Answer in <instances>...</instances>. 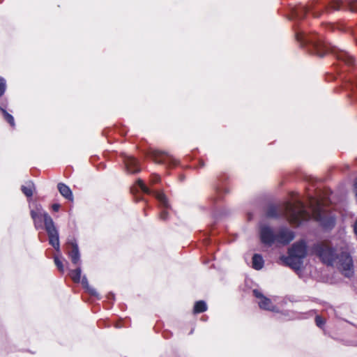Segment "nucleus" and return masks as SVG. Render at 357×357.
Masks as SVG:
<instances>
[{
    "label": "nucleus",
    "mask_w": 357,
    "mask_h": 357,
    "mask_svg": "<svg viewBox=\"0 0 357 357\" xmlns=\"http://www.w3.org/2000/svg\"><path fill=\"white\" fill-rule=\"evenodd\" d=\"M312 252L325 264L337 267L342 274L349 278L354 273L353 260L349 253L338 252L329 243L319 242L315 243Z\"/></svg>",
    "instance_id": "obj_1"
},
{
    "label": "nucleus",
    "mask_w": 357,
    "mask_h": 357,
    "mask_svg": "<svg viewBox=\"0 0 357 357\" xmlns=\"http://www.w3.org/2000/svg\"><path fill=\"white\" fill-rule=\"evenodd\" d=\"M294 237V233L284 227L277 231L268 226H263L260 229L261 241L268 246L273 244L287 245L293 241Z\"/></svg>",
    "instance_id": "obj_2"
},
{
    "label": "nucleus",
    "mask_w": 357,
    "mask_h": 357,
    "mask_svg": "<svg viewBox=\"0 0 357 357\" xmlns=\"http://www.w3.org/2000/svg\"><path fill=\"white\" fill-rule=\"evenodd\" d=\"M280 212L291 224L295 225H299L311 217L305 210L303 203L299 200H296L294 203H284L280 207Z\"/></svg>",
    "instance_id": "obj_3"
},
{
    "label": "nucleus",
    "mask_w": 357,
    "mask_h": 357,
    "mask_svg": "<svg viewBox=\"0 0 357 357\" xmlns=\"http://www.w3.org/2000/svg\"><path fill=\"white\" fill-rule=\"evenodd\" d=\"M307 255V245L304 241L295 243L289 250L285 262L291 268L298 270L303 265V260Z\"/></svg>",
    "instance_id": "obj_4"
},
{
    "label": "nucleus",
    "mask_w": 357,
    "mask_h": 357,
    "mask_svg": "<svg viewBox=\"0 0 357 357\" xmlns=\"http://www.w3.org/2000/svg\"><path fill=\"white\" fill-rule=\"evenodd\" d=\"M309 207L312 211V215L324 227L329 229L334 226L335 219L333 217H328L324 210L321 202L313 197L309 200Z\"/></svg>",
    "instance_id": "obj_5"
},
{
    "label": "nucleus",
    "mask_w": 357,
    "mask_h": 357,
    "mask_svg": "<svg viewBox=\"0 0 357 357\" xmlns=\"http://www.w3.org/2000/svg\"><path fill=\"white\" fill-rule=\"evenodd\" d=\"M31 216L33 220L34 226L36 229H43V222L45 229L49 226V221L54 224V221L50 215L42 208L40 205H36V208L31 211ZM51 226V223H50Z\"/></svg>",
    "instance_id": "obj_6"
},
{
    "label": "nucleus",
    "mask_w": 357,
    "mask_h": 357,
    "mask_svg": "<svg viewBox=\"0 0 357 357\" xmlns=\"http://www.w3.org/2000/svg\"><path fill=\"white\" fill-rule=\"evenodd\" d=\"M153 160L159 164H162L167 166L176 165V160L167 153L161 151H153L151 153Z\"/></svg>",
    "instance_id": "obj_7"
},
{
    "label": "nucleus",
    "mask_w": 357,
    "mask_h": 357,
    "mask_svg": "<svg viewBox=\"0 0 357 357\" xmlns=\"http://www.w3.org/2000/svg\"><path fill=\"white\" fill-rule=\"evenodd\" d=\"M50 222L48 224L50 225ZM48 237H49V243L54 248V249L57 251L60 250V244H59V231L54 225L51 223V226H47V228L45 229Z\"/></svg>",
    "instance_id": "obj_8"
},
{
    "label": "nucleus",
    "mask_w": 357,
    "mask_h": 357,
    "mask_svg": "<svg viewBox=\"0 0 357 357\" xmlns=\"http://www.w3.org/2000/svg\"><path fill=\"white\" fill-rule=\"evenodd\" d=\"M253 294L256 298L259 299L258 304L261 309L269 310V311H277V307L273 304L271 299L265 297L261 292L258 290H253Z\"/></svg>",
    "instance_id": "obj_9"
},
{
    "label": "nucleus",
    "mask_w": 357,
    "mask_h": 357,
    "mask_svg": "<svg viewBox=\"0 0 357 357\" xmlns=\"http://www.w3.org/2000/svg\"><path fill=\"white\" fill-rule=\"evenodd\" d=\"M124 163L128 172L134 174L140 171L137 160L131 156H126L124 158Z\"/></svg>",
    "instance_id": "obj_10"
},
{
    "label": "nucleus",
    "mask_w": 357,
    "mask_h": 357,
    "mask_svg": "<svg viewBox=\"0 0 357 357\" xmlns=\"http://www.w3.org/2000/svg\"><path fill=\"white\" fill-rule=\"evenodd\" d=\"M331 51L332 53L335 55L337 59L342 60L349 65H351L354 63V57L349 54L347 52L342 50H337L336 49H333Z\"/></svg>",
    "instance_id": "obj_11"
},
{
    "label": "nucleus",
    "mask_w": 357,
    "mask_h": 357,
    "mask_svg": "<svg viewBox=\"0 0 357 357\" xmlns=\"http://www.w3.org/2000/svg\"><path fill=\"white\" fill-rule=\"evenodd\" d=\"M68 243L71 245L72 250L69 252V256L71 259L72 262L74 264H78L80 259L79 251L78 248L77 243L75 241L68 242Z\"/></svg>",
    "instance_id": "obj_12"
},
{
    "label": "nucleus",
    "mask_w": 357,
    "mask_h": 357,
    "mask_svg": "<svg viewBox=\"0 0 357 357\" xmlns=\"http://www.w3.org/2000/svg\"><path fill=\"white\" fill-rule=\"evenodd\" d=\"M57 187H58V190H59V192L63 197H65L66 199H67L70 201L73 200V195L72 190L68 185H66L64 183H59L58 184Z\"/></svg>",
    "instance_id": "obj_13"
},
{
    "label": "nucleus",
    "mask_w": 357,
    "mask_h": 357,
    "mask_svg": "<svg viewBox=\"0 0 357 357\" xmlns=\"http://www.w3.org/2000/svg\"><path fill=\"white\" fill-rule=\"evenodd\" d=\"M21 190L27 197H31L35 190L34 183L32 181H28L22 186Z\"/></svg>",
    "instance_id": "obj_14"
},
{
    "label": "nucleus",
    "mask_w": 357,
    "mask_h": 357,
    "mask_svg": "<svg viewBox=\"0 0 357 357\" xmlns=\"http://www.w3.org/2000/svg\"><path fill=\"white\" fill-rule=\"evenodd\" d=\"M264 261L261 255L255 254L252 257V268L255 270H260L263 268Z\"/></svg>",
    "instance_id": "obj_15"
},
{
    "label": "nucleus",
    "mask_w": 357,
    "mask_h": 357,
    "mask_svg": "<svg viewBox=\"0 0 357 357\" xmlns=\"http://www.w3.org/2000/svg\"><path fill=\"white\" fill-rule=\"evenodd\" d=\"M207 310V305L204 301H199L195 303L193 312L198 314Z\"/></svg>",
    "instance_id": "obj_16"
},
{
    "label": "nucleus",
    "mask_w": 357,
    "mask_h": 357,
    "mask_svg": "<svg viewBox=\"0 0 357 357\" xmlns=\"http://www.w3.org/2000/svg\"><path fill=\"white\" fill-rule=\"evenodd\" d=\"M81 282H82V284L83 285V287L86 289V291L92 296H98V292L96 291V290L91 287L89 284V282H88V280H87V278H86V276H84L82 278V280H80Z\"/></svg>",
    "instance_id": "obj_17"
},
{
    "label": "nucleus",
    "mask_w": 357,
    "mask_h": 357,
    "mask_svg": "<svg viewBox=\"0 0 357 357\" xmlns=\"http://www.w3.org/2000/svg\"><path fill=\"white\" fill-rule=\"evenodd\" d=\"M153 194L163 207H165V208H167L169 207L167 199L162 192H154Z\"/></svg>",
    "instance_id": "obj_18"
},
{
    "label": "nucleus",
    "mask_w": 357,
    "mask_h": 357,
    "mask_svg": "<svg viewBox=\"0 0 357 357\" xmlns=\"http://www.w3.org/2000/svg\"><path fill=\"white\" fill-rule=\"evenodd\" d=\"M82 270L79 267L70 272V275L73 282L78 283L81 280Z\"/></svg>",
    "instance_id": "obj_19"
},
{
    "label": "nucleus",
    "mask_w": 357,
    "mask_h": 357,
    "mask_svg": "<svg viewBox=\"0 0 357 357\" xmlns=\"http://www.w3.org/2000/svg\"><path fill=\"white\" fill-rule=\"evenodd\" d=\"M266 215L269 218H278L279 216L278 209L274 206H269L266 211Z\"/></svg>",
    "instance_id": "obj_20"
},
{
    "label": "nucleus",
    "mask_w": 357,
    "mask_h": 357,
    "mask_svg": "<svg viewBox=\"0 0 357 357\" xmlns=\"http://www.w3.org/2000/svg\"><path fill=\"white\" fill-rule=\"evenodd\" d=\"M4 119L10 124L11 126H15V121L13 116L7 112L6 110H3V112H2Z\"/></svg>",
    "instance_id": "obj_21"
},
{
    "label": "nucleus",
    "mask_w": 357,
    "mask_h": 357,
    "mask_svg": "<svg viewBox=\"0 0 357 357\" xmlns=\"http://www.w3.org/2000/svg\"><path fill=\"white\" fill-rule=\"evenodd\" d=\"M296 38L301 44L310 43V40L303 33H297Z\"/></svg>",
    "instance_id": "obj_22"
},
{
    "label": "nucleus",
    "mask_w": 357,
    "mask_h": 357,
    "mask_svg": "<svg viewBox=\"0 0 357 357\" xmlns=\"http://www.w3.org/2000/svg\"><path fill=\"white\" fill-rule=\"evenodd\" d=\"M6 89V79L3 77H0V96H2L4 94Z\"/></svg>",
    "instance_id": "obj_23"
},
{
    "label": "nucleus",
    "mask_w": 357,
    "mask_h": 357,
    "mask_svg": "<svg viewBox=\"0 0 357 357\" xmlns=\"http://www.w3.org/2000/svg\"><path fill=\"white\" fill-rule=\"evenodd\" d=\"M138 186L140 188V189L145 193L150 194L151 191L144 184L142 180L139 179L137 182Z\"/></svg>",
    "instance_id": "obj_24"
},
{
    "label": "nucleus",
    "mask_w": 357,
    "mask_h": 357,
    "mask_svg": "<svg viewBox=\"0 0 357 357\" xmlns=\"http://www.w3.org/2000/svg\"><path fill=\"white\" fill-rule=\"evenodd\" d=\"M307 11V8L305 7V6H301L299 8H297L295 10V15H297L298 17H301V13H305Z\"/></svg>",
    "instance_id": "obj_25"
},
{
    "label": "nucleus",
    "mask_w": 357,
    "mask_h": 357,
    "mask_svg": "<svg viewBox=\"0 0 357 357\" xmlns=\"http://www.w3.org/2000/svg\"><path fill=\"white\" fill-rule=\"evenodd\" d=\"M315 322L318 327L322 328L325 324V321L320 316H317L315 317Z\"/></svg>",
    "instance_id": "obj_26"
},
{
    "label": "nucleus",
    "mask_w": 357,
    "mask_h": 357,
    "mask_svg": "<svg viewBox=\"0 0 357 357\" xmlns=\"http://www.w3.org/2000/svg\"><path fill=\"white\" fill-rule=\"evenodd\" d=\"M54 263H55L56 266H57L58 269H59L60 271L63 272L64 268H63V264H62V262L59 260V259L58 257H54Z\"/></svg>",
    "instance_id": "obj_27"
},
{
    "label": "nucleus",
    "mask_w": 357,
    "mask_h": 357,
    "mask_svg": "<svg viewBox=\"0 0 357 357\" xmlns=\"http://www.w3.org/2000/svg\"><path fill=\"white\" fill-rule=\"evenodd\" d=\"M160 181V177L159 175L158 174H153L151 176V182L152 183H158Z\"/></svg>",
    "instance_id": "obj_28"
},
{
    "label": "nucleus",
    "mask_w": 357,
    "mask_h": 357,
    "mask_svg": "<svg viewBox=\"0 0 357 357\" xmlns=\"http://www.w3.org/2000/svg\"><path fill=\"white\" fill-rule=\"evenodd\" d=\"M6 107H7V102H6V100H2L0 102V110L1 111V112H3V110H6Z\"/></svg>",
    "instance_id": "obj_29"
},
{
    "label": "nucleus",
    "mask_w": 357,
    "mask_h": 357,
    "mask_svg": "<svg viewBox=\"0 0 357 357\" xmlns=\"http://www.w3.org/2000/svg\"><path fill=\"white\" fill-rule=\"evenodd\" d=\"M167 217V212L165 210L162 211L160 213V218L162 220H166Z\"/></svg>",
    "instance_id": "obj_30"
},
{
    "label": "nucleus",
    "mask_w": 357,
    "mask_h": 357,
    "mask_svg": "<svg viewBox=\"0 0 357 357\" xmlns=\"http://www.w3.org/2000/svg\"><path fill=\"white\" fill-rule=\"evenodd\" d=\"M52 208L53 211H58L59 210V208H60V204H54L52 206Z\"/></svg>",
    "instance_id": "obj_31"
},
{
    "label": "nucleus",
    "mask_w": 357,
    "mask_h": 357,
    "mask_svg": "<svg viewBox=\"0 0 357 357\" xmlns=\"http://www.w3.org/2000/svg\"><path fill=\"white\" fill-rule=\"evenodd\" d=\"M354 232L357 236V220L356 221L355 225H354Z\"/></svg>",
    "instance_id": "obj_32"
},
{
    "label": "nucleus",
    "mask_w": 357,
    "mask_h": 357,
    "mask_svg": "<svg viewBox=\"0 0 357 357\" xmlns=\"http://www.w3.org/2000/svg\"><path fill=\"white\" fill-rule=\"evenodd\" d=\"M110 296H111V297H113V296H114V294H109V295L108 296V298H110Z\"/></svg>",
    "instance_id": "obj_33"
},
{
    "label": "nucleus",
    "mask_w": 357,
    "mask_h": 357,
    "mask_svg": "<svg viewBox=\"0 0 357 357\" xmlns=\"http://www.w3.org/2000/svg\"><path fill=\"white\" fill-rule=\"evenodd\" d=\"M319 54V56H324V54H320V53H317Z\"/></svg>",
    "instance_id": "obj_34"
}]
</instances>
